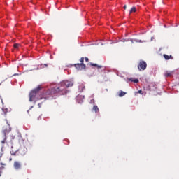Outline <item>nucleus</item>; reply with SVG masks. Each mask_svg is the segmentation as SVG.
<instances>
[{
    "mask_svg": "<svg viewBox=\"0 0 179 179\" xmlns=\"http://www.w3.org/2000/svg\"><path fill=\"white\" fill-rule=\"evenodd\" d=\"M16 75H17V74L15 73V74H13V76H16Z\"/></svg>",
    "mask_w": 179,
    "mask_h": 179,
    "instance_id": "obj_26",
    "label": "nucleus"
},
{
    "mask_svg": "<svg viewBox=\"0 0 179 179\" xmlns=\"http://www.w3.org/2000/svg\"><path fill=\"white\" fill-rule=\"evenodd\" d=\"M133 12H136V7L131 8V9L130 10L129 14L131 15V13H133Z\"/></svg>",
    "mask_w": 179,
    "mask_h": 179,
    "instance_id": "obj_15",
    "label": "nucleus"
},
{
    "mask_svg": "<svg viewBox=\"0 0 179 179\" xmlns=\"http://www.w3.org/2000/svg\"><path fill=\"white\" fill-rule=\"evenodd\" d=\"M91 66H95V68H97V69H101V68H103V66L99 65L95 63H90Z\"/></svg>",
    "mask_w": 179,
    "mask_h": 179,
    "instance_id": "obj_9",
    "label": "nucleus"
},
{
    "mask_svg": "<svg viewBox=\"0 0 179 179\" xmlns=\"http://www.w3.org/2000/svg\"><path fill=\"white\" fill-rule=\"evenodd\" d=\"M124 10L127 9V5H124Z\"/></svg>",
    "mask_w": 179,
    "mask_h": 179,
    "instance_id": "obj_24",
    "label": "nucleus"
},
{
    "mask_svg": "<svg viewBox=\"0 0 179 179\" xmlns=\"http://www.w3.org/2000/svg\"><path fill=\"white\" fill-rule=\"evenodd\" d=\"M13 166L15 170H20L22 169V164L19 161H15Z\"/></svg>",
    "mask_w": 179,
    "mask_h": 179,
    "instance_id": "obj_6",
    "label": "nucleus"
},
{
    "mask_svg": "<svg viewBox=\"0 0 179 179\" xmlns=\"http://www.w3.org/2000/svg\"><path fill=\"white\" fill-rule=\"evenodd\" d=\"M125 94H127V93L124 92V91H121L119 93V97H123V96H125Z\"/></svg>",
    "mask_w": 179,
    "mask_h": 179,
    "instance_id": "obj_14",
    "label": "nucleus"
},
{
    "mask_svg": "<svg viewBox=\"0 0 179 179\" xmlns=\"http://www.w3.org/2000/svg\"><path fill=\"white\" fill-rule=\"evenodd\" d=\"M93 111L95 113L99 114L100 113V110L99 109V106L97 105H94L92 108Z\"/></svg>",
    "mask_w": 179,
    "mask_h": 179,
    "instance_id": "obj_8",
    "label": "nucleus"
},
{
    "mask_svg": "<svg viewBox=\"0 0 179 179\" xmlns=\"http://www.w3.org/2000/svg\"><path fill=\"white\" fill-rule=\"evenodd\" d=\"M9 132H10V124H9V123H8L7 122V127H3V140L1 141V143L5 144L6 142V134H9Z\"/></svg>",
    "mask_w": 179,
    "mask_h": 179,
    "instance_id": "obj_3",
    "label": "nucleus"
},
{
    "mask_svg": "<svg viewBox=\"0 0 179 179\" xmlns=\"http://www.w3.org/2000/svg\"><path fill=\"white\" fill-rule=\"evenodd\" d=\"M0 177H1V173H0Z\"/></svg>",
    "mask_w": 179,
    "mask_h": 179,
    "instance_id": "obj_28",
    "label": "nucleus"
},
{
    "mask_svg": "<svg viewBox=\"0 0 179 179\" xmlns=\"http://www.w3.org/2000/svg\"><path fill=\"white\" fill-rule=\"evenodd\" d=\"M85 60L86 61V62H89V58L88 57H85Z\"/></svg>",
    "mask_w": 179,
    "mask_h": 179,
    "instance_id": "obj_20",
    "label": "nucleus"
},
{
    "mask_svg": "<svg viewBox=\"0 0 179 179\" xmlns=\"http://www.w3.org/2000/svg\"><path fill=\"white\" fill-rule=\"evenodd\" d=\"M163 57H164V58L167 61V60H169V59H174V57H173V56L172 55H166V54H164L163 55Z\"/></svg>",
    "mask_w": 179,
    "mask_h": 179,
    "instance_id": "obj_7",
    "label": "nucleus"
},
{
    "mask_svg": "<svg viewBox=\"0 0 179 179\" xmlns=\"http://www.w3.org/2000/svg\"><path fill=\"white\" fill-rule=\"evenodd\" d=\"M72 86H73V82L72 81L65 80L61 82L59 87H55L50 90V94H51V96L57 93H59L62 95L66 94V93H68V90L66 89H68V87H72Z\"/></svg>",
    "mask_w": 179,
    "mask_h": 179,
    "instance_id": "obj_1",
    "label": "nucleus"
},
{
    "mask_svg": "<svg viewBox=\"0 0 179 179\" xmlns=\"http://www.w3.org/2000/svg\"><path fill=\"white\" fill-rule=\"evenodd\" d=\"M147 66H148V64H146V62H145L143 60H141L138 63V71H145V69H146Z\"/></svg>",
    "mask_w": 179,
    "mask_h": 179,
    "instance_id": "obj_4",
    "label": "nucleus"
},
{
    "mask_svg": "<svg viewBox=\"0 0 179 179\" xmlns=\"http://www.w3.org/2000/svg\"><path fill=\"white\" fill-rule=\"evenodd\" d=\"M78 89L80 92H83V90H85V85L80 84L78 87Z\"/></svg>",
    "mask_w": 179,
    "mask_h": 179,
    "instance_id": "obj_12",
    "label": "nucleus"
},
{
    "mask_svg": "<svg viewBox=\"0 0 179 179\" xmlns=\"http://www.w3.org/2000/svg\"><path fill=\"white\" fill-rule=\"evenodd\" d=\"M84 61H85V57H81L80 59V62H81V64H83Z\"/></svg>",
    "mask_w": 179,
    "mask_h": 179,
    "instance_id": "obj_18",
    "label": "nucleus"
},
{
    "mask_svg": "<svg viewBox=\"0 0 179 179\" xmlns=\"http://www.w3.org/2000/svg\"><path fill=\"white\" fill-rule=\"evenodd\" d=\"M41 86H38L36 88L32 90L29 93V101H33L36 99V96L40 94Z\"/></svg>",
    "mask_w": 179,
    "mask_h": 179,
    "instance_id": "obj_2",
    "label": "nucleus"
},
{
    "mask_svg": "<svg viewBox=\"0 0 179 179\" xmlns=\"http://www.w3.org/2000/svg\"><path fill=\"white\" fill-rule=\"evenodd\" d=\"M14 48L17 50L19 47H20V45L19 43H15L13 45Z\"/></svg>",
    "mask_w": 179,
    "mask_h": 179,
    "instance_id": "obj_17",
    "label": "nucleus"
},
{
    "mask_svg": "<svg viewBox=\"0 0 179 179\" xmlns=\"http://www.w3.org/2000/svg\"><path fill=\"white\" fill-rule=\"evenodd\" d=\"M31 108H33V106L31 107V108L27 110L28 114H30V112L31 111Z\"/></svg>",
    "mask_w": 179,
    "mask_h": 179,
    "instance_id": "obj_19",
    "label": "nucleus"
},
{
    "mask_svg": "<svg viewBox=\"0 0 179 179\" xmlns=\"http://www.w3.org/2000/svg\"><path fill=\"white\" fill-rule=\"evenodd\" d=\"M138 93H139L140 94H143V93H142V90H138Z\"/></svg>",
    "mask_w": 179,
    "mask_h": 179,
    "instance_id": "obj_21",
    "label": "nucleus"
},
{
    "mask_svg": "<svg viewBox=\"0 0 179 179\" xmlns=\"http://www.w3.org/2000/svg\"><path fill=\"white\" fill-rule=\"evenodd\" d=\"M37 100H43V97H36Z\"/></svg>",
    "mask_w": 179,
    "mask_h": 179,
    "instance_id": "obj_22",
    "label": "nucleus"
},
{
    "mask_svg": "<svg viewBox=\"0 0 179 179\" xmlns=\"http://www.w3.org/2000/svg\"><path fill=\"white\" fill-rule=\"evenodd\" d=\"M2 111H3V114H4V115H6V113H8V108H2Z\"/></svg>",
    "mask_w": 179,
    "mask_h": 179,
    "instance_id": "obj_16",
    "label": "nucleus"
},
{
    "mask_svg": "<svg viewBox=\"0 0 179 179\" xmlns=\"http://www.w3.org/2000/svg\"><path fill=\"white\" fill-rule=\"evenodd\" d=\"M171 75H173V72L166 71V72L164 73V77H165V78H170V76H171Z\"/></svg>",
    "mask_w": 179,
    "mask_h": 179,
    "instance_id": "obj_10",
    "label": "nucleus"
},
{
    "mask_svg": "<svg viewBox=\"0 0 179 179\" xmlns=\"http://www.w3.org/2000/svg\"><path fill=\"white\" fill-rule=\"evenodd\" d=\"M129 80L130 82H134V83H138L139 82V80H138V78L134 79L132 78H130Z\"/></svg>",
    "mask_w": 179,
    "mask_h": 179,
    "instance_id": "obj_11",
    "label": "nucleus"
},
{
    "mask_svg": "<svg viewBox=\"0 0 179 179\" xmlns=\"http://www.w3.org/2000/svg\"><path fill=\"white\" fill-rule=\"evenodd\" d=\"M26 150H27V149H21V150H20V152L21 153V155H26Z\"/></svg>",
    "mask_w": 179,
    "mask_h": 179,
    "instance_id": "obj_13",
    "label": "nucleus"
},
{
    "mask_svg": "<svg viewBox=\"0 0 179 179\" xmlns=\"http://www.w3.org/2000/svg\"><path fill=\"white\" fill-rule=\"evenodd\" d=\"M1 166H6V164H3V163H1Z\"/></svg>",
    "mask_w": 179,
    "mask_h": 179,
    "instance_id": "obj_25",
    "label": "nucleus"
},
{
    "mask_svg": "<svg viewBox=\"0 0 179 179\" xmlns=\"http://www.w3.org/2000/svg\"><path fill=\"white\" fill-rule=\"evenodd\" d=\"M44 65H45V66H46V67L48 66V65H47V64H44Z\"/></svg>",
    "mask_w": 179,
    "mask_h": 179,
    "instance_id": "obj_27",
    "label": "nucleus"
},
{
    "mask_svg": "<svg viewBox=\"0 0 179 179\" xmlns=\"http://www.w3.org/2000/svg\"><path fill=\"white\" fill-rule=\"evenodd\" d=\"M75 68L78 71H82V69H86V65L83 63H78L74 64Z\"/></svg>",
    "mask_w": 179,
    "mask_h": 179,
    "instance_id": "obj_5",
    "label": "nucleus"
},
{
    "mask_svg": "<svg viewBox=\"0 0 179 179\" xmlns=\"http://www.w3.org/2000/svg\"><path fill=\"white\" fill-rule=\"evenodd\" d=\"M3 169H5V167H3V166H0V170H3Z\"/></svg>",
    "mask_w": 179,
    "mask_h": 179,
    "instance_id": "obj_23",
    "label": "nucleus"
}]
</instances>
